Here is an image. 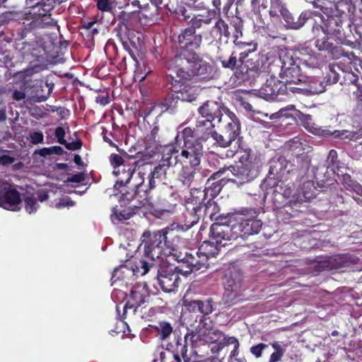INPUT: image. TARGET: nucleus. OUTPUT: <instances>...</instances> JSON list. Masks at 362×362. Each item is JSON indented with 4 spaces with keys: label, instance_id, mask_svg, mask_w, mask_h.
I'll return each mask as SVG.
<instances>
[{
    "label": "nucleus",
    "instance_id": "obj_1",
    "mask_svg": "<svg viewBox=\"0 0 362 362\" xmlns=\"http://www.w3.org/2000/svg\"><path fill=\"white\" fill-rule=\"evenodd\" d=\"M173 229L164 228L157 231L146 230L143 233L141 246L144 245V256L146 259L141 258L135 262L137 271L140 272V269L143 270L141 275H145L150 269L164 261L166 257L165 249L171 247L168 235L173 233Z\"/></svg>",
    "mask_w": 362,
    "mask_h": 362
},
{
    "label": "nucleus",
    "instance_id": "obj_2",
    "mask_svg": "<svg viewBox=\"0 0 362 362\" xmlns=\"http://www.w3.org/2000/svg\"><path fill=\"white\" fill-rule=\"evenodd\" d=\"M174 63L179 78L208 81L213 78V67L203 60L195 50L178 49L174 57Z\"/></svg>",
    "mask_w": 362,
    "mask_h": 362
},
{
    "label": "nucleus",
    "instance_id": "obj_3",
    "mask_svg": "<svg viewBox=\"0 0 362 362\" xmlns=\"http://www.w3.org/2000/svg\"><path fill=\"white\" fill-rule=\"evenodd\" d=\"M203 322H197L193 327H187L188 332L184 337V340L180 337H177L175 341L176 351L185 357L187 352V344H189L192 347L195 348L201 345L214 343L216 341V335L211 327V320Z\"/></svg>",
    "mask_w": 362,
    "mask_h": 362
},
{
    "label": "nucleus",
    "instance_id": "obj_4",
    "mask_svg": "<svg viewBox=\"0 0 362 362\" xmlns=\"http://www.w3.org/2000/svg\"><path fill=\"white\" fill-rule=\"evenodd\" d=\"M4 15L8 20L25 21H23V28L19 33L20 39L25 38L28 34L34 30L54 26L56 24L54 18H50L49 15H40L30 10L28 12L22 11L6 12Z\"/></svg>",
    "mask_w": 362,
    "mask_h": 362
},
{
    "label": "nucleus",
    "instance_id": "obj_5",
    "mask_svg": "<svg viewBox=\"0 0 362 362\" xmlns=\"http://www.w3.org/2000/svg\"><path fill=\"white\" fill-rule=\"evenodd\" d=\"M141 180L140 182L133 185L134 187L130 191L127 189L120 190L121 200L127 201L128 204L134 202L131 207L141 209L144 206L153 205L151 191L156 188V184L151 186L150 180H148L147 183H145L143 177H141Z\"/></svg>",
    "mask_w": 362,
    "mask_h": 362
},
{
    "label": "nucleus",
    "instance_id": "obj_6",
    "mask_svg": "<svg viewBox=\"0 0 362 362\" xmlns=\"http://www.w3.org/2000/svg\"><path fill=\"white\" fill-rule=\"evenodd\" d=\"M183 305L189 312L183 316L187 327H193L197 322L203 323L204 321H209L208 315L214 310V302L211 298L204 300H185Z\"/></svg>",
    "mask_w": 362,
    "mask_h": 362
},
{
    "label": "nucleus",
    "instance_id": "obj_7",
    "mask_svg": "<svg viewBox=\"0 0 362 362\" xmlns=\"http://www.w3.org/2000/svg\"><path fill=\"white\" fill-rule=\"evenodd\" d=\"M155 267H157L156 278L161 289L165 293L176 291L181 282L180 273L182 270L165 261L157 264Z\"/></svg>",
    "mask_w": 362,
    "mask_h": 362
},
{
    "label": "nucleus",
    "instance_id": "obj_8",
    "mask_svg": "<svg viewBox=\"0 0 362 362\" xmlns=\"http://www.w3.org/2000/svg\"><path fill=\"white\" fill-rule=\"evenodd\" d=\"M238 159V162L236 163L235 166H230L228 168L234 175L240 176V181H235L232 179H228V181L237 183H244L249 182L250 180L255 177L257 174V170L259 167V160H255V162L252 163L250 160V155L247 152L238 151L235 154H233Z\"/></svg>",
    "mask_w": 362,
    "mask_h": 362
},
{
    "label": "nucleus",
    "instance_id": "obj_9",
    "mask_svg": "<svg viewBox=\"0 0 362 362\" xmlns=\"http://www.w3.org/2000/svg\"><path fill=\"white\" fill-rule=\"evenodd\" d=\"M136 158L129 164L124 165V169L115 168L113 170V174L117 177L115 184V189L120 191L127 189V185L130 182L136 170L151 163V156L148 155L139 156V157L136 156Z\"/></svg>",
    "mask_w": 362,
    "mask_h": 362
},
{
    "label": "nucleus",
    "instance_id": "obj_10",
    "mask_svg": "<svg viewBox=\"0 0 362 362\" xmlns=\"http://www.w3.org/2000/svg\"><path fill=\"white\" fill-rule=\"evenodd\" d=\"M203 141L202 137L194 141H186L180 153V164L189 163L192 168L198 167L204 153Z\"/></svg>",
    "mask_w": 362,
    "mask_h": 362
},
{
    "label": "nucleus",
    "instance_id": "obj_11",
    "mask_svg": "<svg viewBox=\"0 0 362 362\" xmlns=\"http://www.w3.org/2000/svg\"><path fill=\"white\" fill-rule=\"evenodd\" d=\"M269 13L272 16L281 15L284 18L287 26L291 29H299L305 24V21L311 18L312 16L310 11H305L302 13L296 20L280 0H271Z\"/></svg>",
    "mask_w": 362,
    "mask_h": 362
},
{
    "label": "nucleus",
    "instance_id": "obj_12",
    "mask_svg": "<svg viewBox=\"0 0 362 362\" xmlns=\"http://www.w3.org/2000/svg\"><path fill=\"white\" fill-rule=\"evenodd\" d=\"M209 240L203 241L199 247V255L205 257L209 267L213 262V259H216L218 257L223 258L225 254L223 252V249L226 246V238H214V235L209 234Z\"/></svg>",
    "mask_w": 362,
    "mask_h": 362
},
{
    "label": "nucleus",
    "instance_id": "obj_13",
    "mask_svg": "<svg viewBox=\"0 0 362 362\" xmlns=\"http://www.w3.org/2000/svg\"><path fill=\"white\" fill-rule=\"evenodd\" d=\"M183 79H175L172 75L166 76V83H170V91L177 94L180 101L192 102L197 100L201 89L182 81Z\"/></svg>",
    "mask_w": 362,
    "mask_h": 362
},
{
    "label": "nucleus",
    "instance_id": "obj_14",
    "mask_svg": "<svg viewBox=\"0 0 362 362\" xmlns=\"http://www.w3.org/2000/svg\"><path fill=\"white\" fill-rule=\"evenodd\" d=\"M202 117L205 119H199L197 122V127H206V129H211L215 126L213 123L217 119V123L221 121L223 116L221 106L214 101H206L198 109Z\"/></svg>",
    "mask_w": 362,
    "mask_h": 362
},
{
    "label": "nucleus",
    "instance_id": "obj_15",
    "mask_svg": "<svg viewBox=\"0 0 362 362\" xmlns=\"http://www.w3.org/2000/svg\"><path fill=\"white\" fill-rule=\"evenodd\" d=\"M150 296L149 291L146 283H136L132 288L129 296L125 305L123 307V318H126V315L129 309L133 310L134 314L139 307L144 303L147 298Z\"/></svg>",
    "mask_w": 362,
    "mask_h": 362
},
{
    "label": "nucleus",
    "instance_id": "obj_16",
    "mask_svg": "<svg viewBox=\"0 0 362 362\" xmlns=\"http://www.w3.org/2000/svg\"><path fill=\"white\" fill-rule=\"evenodd\" d=\"M204 34V31L195 33L189 29L185 28L180 33L173 34L172 40L178 43L179 49L195 50L200 47Z\"/></svg>",
    "mask_w": 362,
    "mask_h": 362
},
{
    "label": "nucleus",
    "instance_id": "obj_17",
    "mask_svg": "<svg viewBox=\"0 0 362 362\" xmlns=\"http://www.w3.org/2000/svg\"><path fill=\"white\" fill-rule=\"evenodd\" d=\"M155 6V14H158L160 11L165 8L175 14L176 18L180 21H187L190 18L187 8L180 5L178 0H149Z\"/></svg>",
    "mask_w": 362,
    "mask_h": 362
},
{
    "label": "nucleus",
    "instance_id": "obj_18",
    "mask_svg": "<svg viewBox=\"0 0 362 362\" xmlns=\"http://www.w3.org/2000/svg\"><path fill=\"white\" fill-rule=\"evenodd\" d=\"M205 257H202V255H199V249L197 251L190 250L189 252H186L185 256L181 257L178 262L183 263L186 265L188 269L185 271V274H189L192 272H199L200 270L204 271L209 267Z\"/></svg>",
    "mask_w": 362,
    "mask_h": 362
},
{
    "label": "nucleus",
    "instance_id": "obj_19",
    "mask_svg": "<svg viewBox=\"0 0 362 362\" xmlns=\"http://www.w3.org/2000/svg\"><path fill=\"white\" fill-rule=\"evenodd\" d=\"M120 41L123 48L128 52L130 57V62L132 63L134 69H136L139 65L137 56L140 52V38L136 37L133 33H129L126 36L119 35Z\"/></svg>",
    "mask_w": 362,
    "mask_h": 362
},
{
    "label": "nucleus",
    "instance_id": "obj_20",
    "mask_svg": "<svg viewBox=\"0 0 362 362\" xmlns=\"http://www.w3.org/2000/svg\"><path fill=\"white\" fill-rule=\"evenodd\" d=\"M177 144H165L162 148L157 149L152 153L149 156L151 158L158 153H161L162 157L160 161L166 166L174 167L177 164H180L179 148ZM148 156V154H147Z\"/></svg>",
    "mask_w": 362,
    "mask_h": 362
},
{
    "label": "nucleus",
    "instance_id": "obj_21",
    "mask_svg": "<svg viewBox=\"0 0 362 362\" xmlns=\"http://www.w3.org/2000/svg\"><path fill=\"white\" fill-rule=\"evenodd\" d=\"M321 25H315L313 28V32L316 36L320 37V30H322L325 35H330L335 37H339L341 35L342 25L339 18L328 17L326 20L321 19Z\"/></svg>",
    "mask_w": 362,
    "mask_h": 362
},
{
    "label": "nucleus",
    "instance_id": "obj_22",
    "mask_svg": "<svg viewBox=\"0 0 362 362\" xmlns=\"http://www.w3.org/2000/svg\"><path fill=\"white\" fill-rule=\"evenodd\" d=\"M146 153H138L136 155L142 156L143 154L151 155L155 151L162 148L167 144V139L165 136L160 133V129L158 126L153 127L150 134H147L144 139Z\"/></svg>",
    "mask_w": 362,
    "mask_h": 362
},
{
    "label": "nucleus",
    "instance_id": "obj_23",
    "mask_svg": "<svg viewBox=\"0 0 362 362\" xmlns=\"http://www.w3.org/2000/svg\"><path fill=\"white\" fill-rule=\"evenodd\" d=\"M207 200L206 189L193 188L191 189L189 197L185 201V206L187 207L189 211H202V209H205Z\"/></svg>",
    "mask_w": 362,
    "mask_h": 362
},
{
    "label": "nucleus",
    "instance_id": "obj_24",
    "mask_svg": "<svg viewBox=\"0 0 362 362\" xmlns=\"http://www.w3.org/2000/svg\"><path fill=\"white\" fill-rule=\"evenodd\" d=\"M67 0H25L26 4L31 8L30 11H34L40 15L46 14L52 17V11L57 5L66 1Z\"/></svg>",
    "mask_w": 362,
    "mask_h": 362
},
{
    "label": "nucleus",
    "instance_id": "obj_25",
    "mask_svg": "<svg viewBox=\"0 0 362 362\" xmlns=\"http://www.w3.org/2000/svg\"><path fill=\"white\" fill-rule=\"evenodd\" d=\"M284 85L280 81L271 78L267 80L264 85L259 91V96L266 100H273L277 98L281 92L285 91Z\"/></svg>",
    "mask_w": 362,
    "mask_h": 362
},
{
    "label": "nucleus",
    "instance_id": "obj_26",
    "mask_svg": "<svg viewBox=\"0 0 362 362\" xmlns=\"http://www.w3.org/2000/svg\"><path fill=\"white\" fill-rule=\"evenodd\" d=\"M299 119L303 125V127L310 132L313 133V134L322 136H329L331 135H334L335 137H339L342 136L343 134H346L347 132H343L339 134V132L335 131L333 133H332L329 130L322 129L321 127H318L317 124H315L313 121L311 115H305L302 114L300 112L298 113Z\"/></svg>",
    "mask_w": 362,
    "mask_h": 362
},
{
    "label": "nucleus",
    "instance_id": "obj_27",
    "mask_svg": "<svg viewBox=\"0 0 362 362\" xmlns=\"http://www.w3.org/2000/svg\"><path fill=\"white\" fill-rule=\"evenodd\" d=\"M209 218L213 222L210 226L209 234L214 235V238H226V215L210 214Z\"/></svg>",
    "mask_w": 362,
    "mask_h": 362
},
{
    "label": "nucleus",
    "instance_id": "obj_28",
    "mask_svg": "<svg viewBox=\"0 0 362 362\" xmlns=\"http://www.w3.org/2000/svg\"><path fill=\"white\" fill-rule=\"evenodd\" d=\"M292 69H293L284 74H279V77L281 79L280 81L284 85L285 89L288 88L287 86L292 84L300 85L302 86L303 83H305L308 79L307 76L300 74L299 66H295Z\"/></svg>",
    "mask_w": 362,
    "mask_h": 362
},
{
    "label": "nucleus",
    "instance_id": "obj_29",
    "mask_svg": "<svg viewBox=\"0 0 362 362\" xmlns=\"http://www.w3.org/2000/svg\"><path fill=\"white\" fill-rule=\"evenodd\" d=\"M54 86V83H48L47 81L45 82L42 80L36 81L33 87L36 102L42 103L47 100L53 90Z\"/></svg>",
    "mask_w": 362,
    "mask_h": 362
},
{
    "label": "nucleus",
    "instance_id": "obj_30",
    "mask_svg": "<svg viewBox=\"0 0 362 362\" xmlns=\"http://www.w3.org/2000/svg\"><path fill=\"white\" fill-rule=\"evenodd\" d=\"M21 202L20 193L15 189L6 191L0 200V206L8 210H16Z\"/></svg>",
    "mask_w": 362,
    "mask_h": 362
},
{
    "label": "nucleus",
    "instance_id": "obj_31",
    "mask_svg": "<svg viewBox=\"0 0 362 362\" xmlns=\"http://www.w3.org/2000/svg\"><path fill=\"white\" fill-rule=\"evenodd\" d=\"M211 22V18L209 16L198 15L194 16L189 23V26L186 28L192 32L198 33L204 31V34L209 30V26Z\"/></svg>",
    "mask_w": 362,
    "mask_h": 362
},
{
    "label": "nucleus",
    "instance_id": "obj_32",
    "mask_svg": "<svg viewBox=\"0 0 362 362\" xmlns=\"http://www.w3.org/2000/svg\"><path fill=\"white\" fill-rule=\"evenodd\" d=\"M228 227L230 228V239H235L238 236L244 237L243 228V217L240 216L228 214Z\"/></svg>",
    "mask_w": 362,
    "mask_h": 362
},
{
    "label": "nucleus",
    "instance_id": "obj_33",
    "mask_svg": "<svg viewBox=\"0 0 362 362\" xmlns=\"http://www.w3.org/2000/svg\"><path fill=\"white\" fill-rule=\"evenodd\" d=\"M229 134L230 142L234 141L240 134V124L235 115L228 110V132Z\"/></svg>",
    "mask_w": 362,
    "mask_h": 362
},
{
    "label": "nucleus",
    "instance_id": "obj_34",
    "mask_svg": "<svg viewBox=\"0 0 362 362\" xmlns=\"http://www.w3.org/2000/svg\"><path fill=\"white\" fill-rule=\"evenodd\" d=\"M167 168L168 167L161 162L154 167L153 170L148 175V180H150L151 186L156 184V180L162 181L165 178Z\"/></svg>",
    "mask_w": 362,
    "mask_h": 362
},
{
    "label": "nucleus",
    "instance_id": "obj_35",
    "mask_svg": "<svg viewBox=\"0 0 362 362\" xmlns=\"http://www.w3.org/2000/svg\"><path fill=\"white\" fill-rule=\"evenodd\" d=\"M201 216L202 211H189L187 207H185V210L183 212L184 227H185V229L188 230L197 224L200 220Z\"/></svg>",
    "mask_w": 362,
    "mask_h": 362
},
{
    "label": "nucleus",
    "instance_id": "obj_36",
    "mask_svg": "<svg viewBox=\"0 0 362 362\" xmlns=\"http://www.w3.org/2000/svg\"><path fill=\"white\" fill-rule=\"evenodd\" d=\"M279 62L280 63L281 71L279 74H284L293 69V67L298 66L295 64L292 55L288 52L282 51L279 54Z\"/></svg>",
    "mask_w": 362,
    "mask_h": 362
},
{
    "label": "nucleus",
    "instance_id": "obj_37",
    "mask_svg": "<svg viewBox=\"0 0 362 362\" xmlns=\"http://www.w3.org/2000/svg\"><path fill=\"white\" fill-rule=\"evenodd\" d=\"M262 226V223L258 219H243V235L245 236L259 233Z\"/></svg>",
    "mask_w": 362,
    "mask_h": 362
},
{
    "label": "nucleus",
    "instance_id": "obj_38",
    "mask_svg": "<svg viewBox=\"0 0 362 362\" xmlns=\"http://www.w3.org/2000/svg\"><path fill=\"white\" fill-rule=\"evenodd\" d=\"M302 86L313 94L321 93L324 92L325 89L323 82L311 78H308L305 82L303 83Z\"/></svg>",
    "mask_w": 362,
    "mask_h": 362
},
{
    "label": "nucleus",
    "instance_id": "obj_39",
    "mask_svg": "<svg viewBox=\"0 0 362 362\" xmlns=\"http://www.w3.org/2000/svg\"><path fill=\"white\" fill-rule=\"evenodd\" d=\"M192 167H191V165L182 166L179 173L178 180L183 184V185L189 187L191 183L193 182L196 168H194V170H192Z\"/></svg>",
    "mask_w": 362,
    "mask_h": 362
},
{
    "label": "nucleus",
    "instance_id": "obj_40",
    "mask_svg": "<svg viewBox=\"0 0 362 362\" xmlns=\"http://www.w3.org/2000/svg\"><path fill=\"white\" fill-rule=\"evenodd\" d=\"M154 329L157 332L158 338L163 341L168 339L173 332L171 324L166 321L158 322V325Z\"/></svg>",
    "mask_w": 362,
    "mask_h": 362
},
{
    "label": "nucleus",
    "instance_id": "obj_41",
    "mask_svg": "<svg viewBox=\"0 0 362 362\" xmlns=\"http://www.w3.org/2000/svg\"><path fill=\"white\" fill-rule=\"evenodd\" d=\"M299 58L303 63L310 66H315L317 63V59L313 50L308 47H303L299 50Z\"/></svg>",
    "mask_w": 362,
    "mask_h": 362
},
{
    "label": "nucleus",
    "instance_id": "obj_42",
    "mask_svg": "<svg viewBox=\"0 0 362 362\" xmlns=\"http://www.w3.org/2000/svg\"><path fill=\"white\" fill-rule=\"evenodd\" d=\"M134 159L130 157L129 156H127V160H125L122 156L117 154V153H112L110 156V161L111 165L113 167V170L115 168H123L124 166L129 164L131 162H132Z\"/></svg>",
    "mask_w": 362,
    "mask_h": 362
},
{
    "label": "nucleus",
    "instance_id": "obj_43",
    "mask_svg": "<svg viewBox=\"0 0 362 362\" xmlns=\"http://www.w3.org/2000/svg\"><path fill=\"white\" fill-rule=\"evenodd\" d=\"M231 24V30H233V42L235 45L243 44L241 40H238L239 37L243 36L242 33V28H243V23L242 21L238 18L233 19Z\"/></svg>",
    "mask_w": 362,
    "mask_h": 362
},
{
    "label": "nucleus",
    "instance_id": "obj_44",
    "mask_svg": "<svg viewBox=\"0 0 362 362\" xmlns=\"http://www.w3.org/2000/svg\"><path fill=\"white\" fill-rule=\"evenodd\" d=\"M179 101L180 100L177 94L172 92V93L166 95L161 104L165 107L166 110L174 111L177 108Z\"/></svg>",
    "mask_w": 362,
    "mask_h": 362
},
{
    "label": "nucleus",
    "instance_id": "obj_45",
    "mask_svg": "<svg viewBox=\"0 0 362 362\" xmlns=\"http://www.w3.org/2000/svg\"><path fill=\"white\" fill-rule=\"evenodd\" d=\"M226 184V180L225 178H221V180L211 183L210 186L206 187L204 189H206L207 194L210 192L211 199H214L219 194Z\"/></svg>",
    "mask_w": 362,
    "mask_h": 362
},
{
    "label": "nucleus",
    "instance_id": "obj_46",
    "mask_svg": "<svg viewBox=\"0 0 362 362\" xmlns=\"http://www.w3.org/2000/svg\"><path fill=\"white\" fill-rule=\"evenodd\" d=\"M272 346L275 350V352L271 354L269 362L280 361L284 354L285 349L277 341L273 342Z\"/></svg>",
    "mask_w": 362,
    "mask_h": 362
},
{
    "label": "nucleus",
    "instance_id": "obj_47",
    "mask_svg": "<svg viewBox=\"0 0 362 362\" xmlns=\"http://www.w3.org/2000/svg\"><path fill=\"white\" fill-rule=\"evenodd\" d=\"M313 186V185L311 182H305L302 193L298 194L297 200L300 202L310 200L313 197V192H311Z\"/></svg>",
    "mask_w": 362,
    "mask_h": 362
},
{
    "label": "nucleus",
    "instance_id": "obj_48",
    "mask_svg": "<svg viewBox=\"0 0 362 362\" xmlns=\"http://www.w3.org/2000/svg\"><path fill=\"white\" fill-rule=\"evenodd\" d=\"M25 209L27 212L31 214L35 212L38 207L37 199L33 194L25 196Z\"/></svg>",
    "mask_w": 362,
    "mask_h": 362
},
{
    "label": "nucleus",
    "instance_id": "obj_49",
    "mask_svg": "<svg viewBox=\"0 0 362 362\" xmlns=\"http://www.w3.org/2000/svg\"><path fill=\"white\" fill-rule=\"evenodd\" d=\"M220 211V206L216 202L213 201V199H209L206 201L204 210L205 214H216L217 216L219 214Z\"/></svg>",
    "mask_w": 362,
    "mask_h": 362
},
{
    "label": "nucleus",
    "instance_id": "obj_50",
    "mask_svg": "<svg viewBox=\"0 0 362 362\" xmlns=\"http://www.w3.org/2000/svg\"><path fill=\"white\" fill-rule=\"evenodd\" d=\"M213 31L216 33V35L219 36V38L222 35L226 36V23L225 21L221 18L218 19L213 28Z\"/></svg>",
    "mask_w": 362,
    "mask_h": 362
},
{
    "label": "nucleus",
    "instance_id": "obj_51",
    "mask_svg": "<svg viewBox=\"0 0 362 362\" xmlns=\"http://www.w3.org/2000/svg\"><path fill=\"white\" fill-rule=\"evenodd\" d=\"M295 110L294 105H288L286 107L280 109L278 112L272 114L269 116L270 119H276L281 118L282 117H288L290 115L288 114V111H292Z\"/></svg>",
    "mask_w": 362,
    "mask_h": 362
},
{
    "label": "nucleus",
    "instance_id": "obj_52",
    "mask_svg": "<svg viewBox=\"0 0 362 362\" xmlns=\"http://www.w3.org/2000/svg\"><path fill=\"white\" fill-rule=\"evenodd\" d=\"M315 46L319 50L330 51L332 48V43L329 38L323 37L315 41Z\"/></svg>",
    "mask_w": 362,
    "mask_h": 362
},
{
    "label": "nucleus",
    "instance_id": "obj_53",
    "mask_svg": "<svg viewBox=\"0 0 362 362\" xmlns=\"http://www.w3.org/2000/svg\"><path fill=\"white\" fill-rule=\"evenodd\" d=\"M97 8L102 12H112L113 7L110 0H97Z\"/></svg>",
    "mask_w": 362,
    "mask_h": 362
},
{
    "label": "nucleus",
    "instance_id": "obj_54",
    "mask_svg": "<svg viewBox=\"0 0 362 362\" xmlns=\"http://www.w3.org/2000/svg\"><path fill=\"white\" fill-rule=\"evenodd\" d=\"M284 160H279L277 161L273 160L270 163L269 173L274 175H278L281 173L282 171V163Z\"/></svg>",
    "mask_w": 362,
    "mask_h": 362
},
{
    "label": "nucleus",
    "instance_id": "obj_55",
    "mask_svg": "<svg viewBox=\"0 0 362 362\" xmlns=\"http://www.w3.org/2000/svg\"><path fill=\"white\" fill-rule=\"evenodd\" d=\"M241 275L239 272L235 274V278L233 280H228V287H231V291L237 292L238 288L240 287L241 284Z\"/></svg>",
    "mask_w": 362,
    "mask_h": 362
},
{
    "label": "nucleus",
    "instance_id": "obj_56",
    "mask_svg": "<svg viewBox=\"0 0 362 362\" xmlns=\"http://www.w3.org/2000/svg\"><path fill=\"white\" fill-rule=\"evenodd\" d=\"M268 347L267 344L260 343L257 345L252 346L250 348V353L256 358H260L262 354V351Z\"/></svg>",
    "mask_w": 362,
    "mask_h": 362
},
{
    "label": "nucleus",
    "instance_id": "obj_57",
    "mask_svg": "<svg viewBox=\"0 0 362 362\" xmlns=\"http://www.w3.org/2000/svg\"><path fill=\"white\" fill-rule=\"evenodd\" d=\"M35 72V68L25 69L18 71L15 76L21 80L25 81L27 78L32 76Z\"/></svg>",
    "mask_w": 362,
    "mask_h": 362
},
{
    "label": "nucleus",
    "instance_id": "obj_58",
    "mask_svg": "<svg viewBox=\"0 0 362 362\" xmlns=\"http://www.w3.org/2000/svg\"><path fill=\"white\" fill-rule=\"evenodd\" d=\"M182 137L183 144L186 141H194L197 139H194V130L190 127H185L182 131Z\"/></svg>",
    "mask_w": 362,
    "mask_h": 362
},
{
    "label": "nucleus",
    "instance_id": "obj_59",
    "mask_svg": "<svg viewBox=\"0 0 362 362\" xmlns=\"http://www.w3.org/2000/svg\"><path fill=\"white\" fill-rule=\"evenodd\" d=\"M115 59L117 62V69L119 71H125L127 69L128 64L126 57H120L119 54L117 53Z\"/></svg>",
    "mask_w": 362,
    "mask_h": 362
},
{
    "label": "nucleus",
    "instance_id": "obj_60",
    "mask_svg": "<svg viewBox=\"0 0 362 362\" xmlns=\"http://www.w3.org/2000/svg\"><path fill=\"white\" fill-rule=\"evenodd\" d=\"M30 140L33 144H38L43 143L44 136L41 132H34L30 135Z\"/></svg>",
    "mask_w": 362,
    "mask_h": 362
},
{
    "label": "nucleus",
    "instance_id": "obj_61",
    "mask_svg": "<svg viewBox=\"0 0 362 362\" xmlns=\"http://www.w3.org/2000/svg\"><path fill=\"white\" fill-rule=\"evenodd\" d=\"M86 175L84 173H78L77 174L73 175L71 177H69L66 180L67 182H74V183H81L85 181Z\"/></svg>",
    "mask_w": 362,
    "mask_h": 362
},
{
    "label": "nucleus",
    "instance_id": "obj_62",
    "mask_svg": "<svg viewBox=\"0 0 362 362\" xmlns=\"http://www.w3.org/2000/svg\"><path fill=\"white\" fill-rule=\"evenodd\" d=\"M54 134L57 139V141L60 144H65L66 140L64 139V136H65L66 133H65L64 129L62 127H57L55 129Z\"/></svg>",
    "mask_w": 362,
    "mask_h": 362
},
{
    "label": "nucleus",
    "instance_id": "obj_63",
    "mask_svg": "<svg viewBox=\"0 0 362 362\" xmlns=\"http://www.w3.org/2000/svg\"><path fill=\"white\" fill-rule=\"evenodd\" d=\"M62 145H64L68 150L76 151L81 148L82 142L80 140L72 142H67L66 141L65 144H63Z\"/></svg>",
    "mask_w": 362,
    "mask_h": 362
},
{
    "label": "nucleus",
    "instance_id": "obj_64",
    "mask_svg": "<svg viewBox=\"0 0 362 362\" xmlns=\"http://www.w3.org/2000/svg\"><path fill=\"white\" fill-rule=\"evenodd\" d=\"M15 158L9 155L4 154L2 156H0V165L7 166L13 164L15 162Z\"/></svg>",
    "mask_w": 362,
    "mask_h": 362
}]
</instances>
